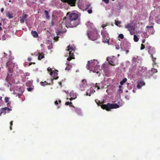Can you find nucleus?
Here are the masks:
<instances>
[{
  "label": "nucleus",
  "mask_w": 160,
  "mask_h": 160,
  "mask_svg": "<svg viewBox=\"0 0 160 160\" xmlns=\"http://www.w3.org/2000/svg\"><path fill=\"white\" fill-rule=\"evenodd\" d=\"M32 64V62H30V63H29V65H31Z\"/></svg>",
  "instance_id": "nucleus-59"
},
{
  "label": "nucleus",
  "mask_w": 160,
  "mask_h": 160,
  "mask_svg": "<svg viewBox=\"0 0 160 160\" xmlns=\"http://www.w3.org/2000/svg\"><path fill=\"white\" fill-rule=\"evenodd\" d=\"M116 48L117 50H118L119 48V47L118 45L116 46Z\"/></svg>",
  "instance_id": "nucleus-48"
},
{
  "label": "nucleus",
  "mask_w": 160,
  "mask_h": 160,
  "mask_svg": "<svg viewBox=\"0 0 160 160\" xmlns=\"http://www.w3.org/2000/svg\"><path fill=\"white\" fill-rule=\"evenodd\" d=\"M126 28L128 29L129 31H130V33L132 35V34L131 33V30L133 28V27L131 26V24L128 23L125 26Z\"/></svg>",
  "instance_id": "nucleus-14"
},
{
  "label": "nucleus",
  "mask_w": 160,
  "mask_h": 160,
  "mask_svg": "<svg viewBox=\"0 0 160 160\" xmlns=\"http://www.w3.org/2000/svg\"><path fill=\"white\" fill-rule=\"evenodd\" d=\"M146 28H153V27L152 26H146Z\"/></svg>",
  "instance_id": "nucleus-47"
},
{
  "label": "nucleus",
  "mask_w": 160,
  "mask_h": 160,
  "mask_svg": "<svg viewBox=\"0 0 160 160\" xmlns=\"http://www.w3.org/2000/svg\"><path fill=\"white\" fill-rule=\"evenodd\" d=\"M6 16L8 17L9 19L12 18H13L12 14L10 13L9 12H7L6 13Z\"/></svg>",
  "instance_id": "nucleus-17"
},
{
  "label": "nucleus",
  "mask_w": 160,
  "mask_h": 160,
  "mask_svg": "<svg viewBox=\"0 0 160 160\" xmlns=\"http://www.w3.org/2000/svg\"><path fill=\"white\" fill-rule=\"evenodd\" d=\"M7 56V54L4 52L3 53V56L2 58H4V57H6Z\"/></svg>",
  "instance_id": "nucleus-40"
},
{
  "label": "nucleus",
  "mask_w": 160,
  "mask_h": 160,
  "mask_svg": "<svg viewBox=\"0 0 160 160\" xmlns=\"http://www.w3.org/2000/svg\"><path fill=\"white\" fill-rule=\"evenodd\" d=\"M6 39V38L5 37L4 35H3L2 37V40H5Z\"/></svg>",
  "instance_id": "nucleus-41"
},
{
  "label": "nucleus",
  "mask_w": 160,
  "mask_h": 160,
  "mask_svg": "<svg viewBox=\"0 0 160 160\" xmlns=\"http://www.w3.org/2000/svg\"><path fill=\"white\" fill-rule=\"evenodd\" d=\"M75 111L78 114L80 115L81 114V110L79 108H75Z\"/></svg>",
  "instance_id": "nucleus-19"
},
{
  "label": "nucleus",
  "mask_w": 160,
  "mask_h": 160,
  "mask_svg": "<svg viewBox=\"0 0 160 160\" xmlns=\"http://www.w3.org/2000/svg\"><path fill=\"white\" fill-rule=\"evenodd\" d=\"M9 56L8 59H7V57L6 58V59L8 60L6 62L5 64L6 67L9 68H10L11 66H12V59L10 58V55L11 54V52L9 51Z\"/></svg>",
  "instance_id": "nucleus-5"
},
{
  "label": "nucleus",
  "mask_w": 160,
  "mask_h": 160,
  "mask_svg": "<svg viewBox=\"0 0 160 160\" xmlns=\"http://www.w3.org/2000/svg\"><path fill=\"white\" fill-rule=\"evenodd\" d=\"M101 106L102 109L108 111H110L111 109H116L120 107L119 105L117 103L111 104L108 103L106 104L101 105Z\"/></svg>",
  "instance_id": "nucleus-2"
},
{
  "label": "nucleus",
  "mask_w": 160,
  "mask_h": 160,
  "mask_svg": "<svg viewBox=\"0 0 160 160\" xmlns=\"http://www.w3.org/2000/svg\"><path fill=\"white\" fill-rule=\"evenodd\" d=\"M70 69V67H69V65H68V66H67L66 68L65 69L66 70H69Z\"/></svg>",
  "instance_id": "nucleus-42"
},
{
  "label": "nucleus",
  "mask_w": 160,
  "mask_h": 160,
  "mask_svg": "<svg viewBox=\"0 0 160 160\" xmlns=\"http://www.w3.org/2000/svg\"><path fill=\"white\" fill-rule=\"evenodd\" d=\"M148 49V52L151 55V56L155 53L156 51L153 48H152L151 46H149Z\"/></svg>",
  "instance_id": "nucleus-10"
},
{
  "label": "nucleus",
  "mask_w": 160,
  "mask_h": 160,
  "mask_svg": "<svg viewBox=\"0 0 160 160\" xmlns=\"http://www.w3.org/2000/svg\"><path fill=\"white\" fill-rule=\"evenodd\" d=\"M107 60L108 61L109 64L111 65L112 66L115 65V64L114 63V62L111 60V59H107Z\"/></svg>",
  "instance_id": "nucleus-20"
},
{
  "label": "nucleus",
  "mask_w": 160,
  "mask_h": 160,
  "mask_svg": "<svg viewBox=\"0 0 160 160\" xmlns=\"http://www.w3.org/2000/svg\"><path fill=\"white\" fill-rule=\"evenodd\" d=\"M58 71L57 70H55L54 71H53L50 72V74L53 77L54 79H57L58 78Z\"/></svg>",
  "instance_id": "nucleus-9"
},
{
  "label": "nucleus",
  "mask_w": 160,
  "mask_h": 160,
  "mask_svg": "<svg viewBox=\"0 0 160 160\" xmlns=\"http://www.w3.org/2000/svg\"><path fill=\"white\" fill-rule=\"evenodd\" d=\"M88 12L89 14H91L92 12V10L91 9H89L88 10Z\"/></svg>",
  "instance_id": "nucleus-37"
},
{
  "label": "nucleus",
  "mask_w": 160,
  "mask_h": 160,
  "mask_svg": "<svg viewBox=\"0 0 160 160\" xmlns=\"http://www.w3.org/2000/svg\"><path fill=\"white\" fill-rule=\"evenodd\" d=\"M96 102L97 103V104L98 105H100V104H101L102 103V102H100L99 101H98V102Z\"/></svg>",
  "instance_id": "nucleus-38"
},
{
  "label": "nucleus",
  "mask_w": 160,
  "mask_h": 160,
  "mask_svg": "<svg viewBox=\"0 0 160 160\" xmlns=\"http://www.w3.org/2000/svg\"><path fill=\"white\" fill-rule=\"evenodd\" d=\"M9 2H11V0H9Z\"/></svg>",
  "instance_id": "nucleus-64"
},
{
  "label": "nucleus",
  "mask_w": 160,
  "mask_h": 160,
  "mask_svg": "<svg viewBox=\"0 0 160 160\" xmlns=\"http://www.w3.org/2000/svg\"><path fill=\"white\" fill-rule=\"evenodd\" d=\"M70 96H72V93H70Z\"/></svg>",
  "instance_id": "nucleus-61"
},
{
  "label": "nucleus",
  "mask_w": 160,
  "mask_h": 160,
  "mask_svg": "<svg viewBox=\"0 0 160 160\" xmlns=\"http://www.w3.org/2000/svg\"><path fill=\"white\" fill-rule=\"evenodd\" d=\"M2 97L1 96H0V101L2 102Z\"/></svg>",
  "instance_id": "nucleus-57"
},
{
  "label": "nucleus",
  "mask_w": 160,
  "mask_h": 160,
  "mask_svg": "<svg viewBox=\"0 0 160 160\" xmlns=\"http://www.w3.org/2000/svg\"><path fill=\"white\" fill-rule=\"evenodd\" d=\"M7 110L9 111L11 110L7 107H5L4 108H2L1 110V113L2 114V113H6V112Z\"/></svg>",
  "instance_id": "nucleus-15"
},
{
  "label": "nucleus",
  "mask_w": 160,
  "mask_h": 160,
  "mask_svg": "<svg viewBox=\"0 0 160 160\" xmlns=\"http://www.w3.org/2000/svg\"><path fill=\"white\" fill-rule=\"evenodd\" d=\"M78 17V14L76 13H71L69 15V19L72 21H76Z\"/></svg>",
  "instance_id": "nucleus-7"
},
{
  "label": "nucleus",
  "mask_w": 160,
  "mask_h": 160,
  "mask_svg": "<svg viewBox=\"0 0 160 160\" xmlns=\"http://www.w3.org/2000/svg\"><path fill=\"white\" fill-rule=\"evenodd\" d=\"M101 35L102 36V42L104 43H109L110 38L108 32L106 31H102Z\"/></svg>",
  "instance_id": "nucleus-4"
},
{
  "label": "nucleus",
  "mask_w": 160,
  "mask_h": 160,
  "mask_svg": "<svg viewBox=\"0 0 160 160\" xmlns=\"http://www.w3.org/2000/svg\"><path fill=\"white\" fill-rule=\"evenodd\" d=\"M121 23V22L120 21H115V25L117 26H118L119 24H120Z\"/></svg>",
  "instance_id": "nucleus-30"
},
{
  "label": "nucleus",
  "mask_w": 160,
  "mask_h": 160,
  "mask_svg": "<svg viewBox=\"0 0 160 160\" xmlns=\"http://www.w3.org/2000/svg\"><path fill=\"white\" fill-rule=\"evenodd\" d=\"M106 3L108 4L109 3V0H102Z\"/></svg>",
  "instance_id": "nucleus-36"
},
{
  "label": "nucleus",
  "mask_w": 160,
  "mask_h": 160,
  "mask_svg": "<svg viewBox=\"0 0 160 160\" xmlns=\"http://www.w3.org/2000/svg\"><path fill=\"white\" fill-rule=\"evenodd\" d=\"M87 85V82L86 80L82 79L80 84V87L82 91L84 90V88Z\"/></svg>",
  "instance_id": "nucleus-6"
},
{
  "label": "nucleus",
  "mask_w": 160,
  "mask_h": 160,
  "mask_svg": "<svg viewBox=\"0 0 160 160\" xmlns=\"http://www.w3.org/2000/svg\"><path fill=\"white\" fill-rule=\"evenodd\" d=\"M71 104H72V103L71 102H67L65 103V105H69L70 106H72Z\"/></svg>",
  "instance_id": "nucleus-31"
},
{
  "label": "nucleus",
  "mask_w": 160,
  "mask_h": 160,
  "mask_svg": "<svg viewBox=\"0 0 160 160\" xmlns=\"http://www.w3.org/2000/svg\"><path fill=\"white\" fill-rule=\"evenodd\" d=\"M70 12H68L67 13V16H68V15L69 13Z\"/></svg>",
  "instance_id": "nucleus-62"
},
{
  "label": "nucleus",
  "mask_w": 160,
  "mask_h": 160,
  "mask_svg": "<svg viewBox=\"0 0 160 160\" xmlns=\"http://www.w3.org/2000/svg\"><path fill=\"white\" fill-rule=\"evenodd\" d=\"M152 58V61L155 64H156V61L157 59V57L156 56H155L154 57L153 55H152V56H151Z\"/></svg>",
  "instance_id": "nucleus-21"
},
{
  "label": "nucleus",
  "mask_w": 160,
  "mask_h": 160,
  "mask_svg": "<svg viewBox=\"0 0 160 160\" xmlns=\"http://www.w3.org/2000/svg\"><path fill=\"white\" fill-rule=\"evenodd\" d=\"M28 60L29 61H31L32 60V58H30V57H29L28 58Z\"/></svg>",
  "instance_id": "nucleus-49"
},
{
  "label": "nucleus",
  "mask_w": 160,
  "mask_h": 160,
  "mask_svg": "<svg viewBox=\"0 0 160 160\" xmlns=\"http://www.w3.org/2000/svg\"><path fill=\"white\" fill-rule=\"evenodd\" d=\"M129 52V51L128 50H125V52L126 54H127L128 52Z\"/></svg>",
  "instance_id": "nucleus-55"
},
{
  "label": "nucleus",
  "mask_w": 160,
  "mask_h": 160,
  "mask_svg": "<svg viewBox=\"0 0 160 160\" xmlns=\"http://www.w3.org/2000/svg\"><path fill=\"white\" fill-rule=\"evenodd\" d=\"M4 10V9L3 8H2L1 9V12H3Z\"/></svg>",
  "instance_id": "nucleus-51"
},
{
  "label": "nucleus",
  "mask_w": 160,
  "mask_h": 160,
  "mask_svg": "<svg viewBox=\"0 0 160 160\" xmlns=\"http://www.w3.org/2000/svg\"><path fill=\"white\" fill-rule=\"evenodd\" d=\"M145 84V83L143 81H141L139 82L138 84L137 85V88L138 89H140L141 88V87L144 85Z\"/></svg>",
  "instance_id": "nucleus-13"
},
{
  "label": "nucleus",
  "mask_w": 160,
  "mask_h": 160,
  "mask_svg": "<svg viewBox=\"0 0 160 160\" xmlns=\"http://www.w3.org/2000/svg\"><path fill=\"white\" fill-rule=\"evenodd\" d=\"M40 84L42 86H44L45 85V84L44 83V82H40Z\"/></svg>",
  "instance_id": "nucleus-39"
},
{
  "label": "nucleus",
  "mask_w": 160,
  "mask_h": 160,
  "mask_svg": "<svg viewBox=\"0 0 160 160\" xmlns=\"http://www.w3.org/2000/svg\"><path fill=\"white\" fill-rule=\"evenodd\" d=\"M31 34L34 38H37L38 36L37 32L35 31H32L31 32Z\"/></svg>",
  "instance_id": "nucleus-16"
},
{
  "label": "nucleus",
  "mask_w": 160,
  "mask_h": 160,
  "mask_svg": "<svg viewBox=\"0 0 160 160\" xmlns=\"http://www.w3.org/2000/svg\"><path fill=\"white\" fill-rule=\"evenodd\" d=\"M28 15V14H23L22 17L20 18V22L23 23L25 21H26Z\"/></svg>",
  "instance_id": "nucleus-12"
},
{
  "label": "nucleus",
  "mask_w": 160,
  "mask_h": 160,
  "mask_svg": "<svg viewBox=\"0 0 160 160\" xmlns=\"http://www.w3.org/2000/svg\"><path fill=\"white\" fill-rule=\"evenodd\" d=\"M44 82V83H45V85H47L48 84V83L46 81H45Z\"/></svg>",
  "instance_id": "nucleus-56"
},
{
  "label": "nucleus",
  "mask_w": 160,
  "mask_h": 160,
  "mask_svg": "<svg viewBox=\"0 0 160 160\" xmlns=\"http://www.w3.org/2000/svg\"><path fill=\"white\" fill-rule=\"evenodd\" d=\"M28 91L29 92L31 91L32 90V88H27Z\"/></svg>",
  "instance_id": "nucleus-45"
},
{
  "label": "nucleus",
  "mask_w": 160,
  "mask_h": 160,
  "mask_svg": "<svg viewBox=\"0 0 160 160\" xmlns=\"http://www.w3.org/2000/svg\"><path fill=\"white\" fill-rule=\"evenodd\" d=\"M91 93V91L90 90H88L86 92V95L90 96H91V94H90Z\"/></svg>",
  "instance_id": "nucleus-26"
},
{
  "label": "nucleus",
  "mask_w": 160,
  "mask_h": 160,
  "mask_svg": "<svg viewBox=\"0 0 160 160\" xmlns=\"http://www.w3.org/2000/svg\"><path fill=\"white\" fill-rule=\"evenodd\" d=\"M2 30V28L0 26V30Z\"/></svg>",
  "instance_id": "nucleus-60"
},
{
  "label": "nucleus",
  "mask_w": 160,
  "mask_h": 160,
  "mask_svg": "<svg viewBox=\"0 0 160 160\" xmlns=\"http://www.w3.org/2000/svg\"><path fill=\"white\" fill-rule=\"evenodd\" d=\"M145 39H143V40H142V43H144V42H145Z\"/></svg>",
  "instance_id": "nucleus-53"
},
{
  "label": "nucleus",
  "mask_w": 160,
  "mask_h": 160,
  "mask_svg": "<svg viewBox=\"0 0 160 160\" xmlns=\"http://www.w3.org/2000/svg\"><path fill=\"white\" fill-rule=\"evenodd\" d=\"M59 38V37L58 36L55 37L54 38V39L56 41H57L58 40V38Z\"/></svg>",
  "instance_id": "nucleus-35"
},
{
  "label": "nucleus",
  "mask_w": 160,
  "mask_h": 160,
  "mask_svg": "<svg viewBox=\"0 0 160 160\" xmlns=\"http://www.w3.org/2000/svg\"><path fill=\"white\" fill-rule=\"evenodd\" d=\"M127 81V79L126 78H124L120 82V84L121 85H122L123 84L125 83Z\"/></svg>",
  "instance_id": "nucleus-24"
},
{
  "label": "nucleus",
  "mask_w": 160,
  "mask_h": 160,
  "mask_svg": "<svg viewBox=\"0 0 160 160\" xmlns=\"http://www.w3.org/2000/svg\"><path fill=\"white\" fill-rule=\"evenodd\" d=\"M44 54L42 53H40L38 57V59L39 60H41L42 59L44 58Z\"/></svg>",
  "instance_id": "nucleus-18"
},
{
  "label": "nucleus",
  "mask_w": 160,
  "mask_h": 160,
  "mask_svg": "<svg viewBox=\"0 0 160 160\" xmlns=\"http://www.w3.org/2000/svg\"><path fill=\"white\" fill-rule=\"evenodd\" d=\"M133 39L135 42H137L138 41L139 39L136 35H134Z\"/></svg>",
  "instance_id": "nucleus-23"
},
{
  "label": "nucleus",
  "mask_w": 160,
  "mask_h": 160,
  "mask_svg": "<svg viewBox=\"0 0 160 160\" xmlns=\"http://www.w3.org/2000/svg\"><path fill=\"white\" fill-rule=\"evenodd\" d=\"M87 34L90 39L92 41L96 40L99 37L98 30L96 29L93 30V32L90 36L88 32H87Z\"/></svg>",
  "instance_id": "nucleus-3"
},
{
  "label": "nucleus",
  "mask_w": 160,
  "mask_h": 160,
  "mask_svg": "<svg viewBox=\"0 0 160 160\" xmlns=\"http://www.w3.org/2000/svg\"><path fill=\"white\" fill-rule=\"evenodd\" d=\"M9 100V98L7 97H6L5 98V102L8 103V106L9 104V102H8Z\"/></svg>",
  "instance_id": "nucleus-25"
},
{
  "label": "nucleus",
  "mask_w": 160,
  "mask_h": 160,
  "mask_svg": "<svg viewBox=\"0 0 160 160\" xmlns=\"http://www.w3.org/2000/svg\"><path fill=\"white\" fill-rule=\"evenodd\" d=\"M2 25V23L0 22V26H1V25Z\"/></svg>",
  "instance_id": "nucleus-63"
},
{
  "label": "nucleus",
  "mask_w": 160,
  "mask_h": 160,
  "mask_svg": "<svg viewBox=\"0 0 160 160\" xmlns=\"http://www.w3.org/2000/svg\"><path fill=\"white\" fill-rule=\"evenodd\" d=\"M153 71L154 72H157V70L156 69H153Z\"/></svg>",
  "instance_id": "nucleus-52"
},
{
  "label": "nucleus",
  "mask_w": 160,
  "mask_h": 160,
  "mask_svg": "<svg viewBox=\"0 0 160 160\" xmlns=\"http://www.w3.org/2000/svg\"><path fill=\"white\" fill-rule=\"evenodd\" d=\"M54 103L56 105H57L58 104V101L57 100Z\"/></svg>",
  "instance_id": "nucleus-46"
},
{
  "label": "nucleus",
  "mask_w": 160,
  "mask_h": 160,
  "mask_svg": "<svg viewBox=\"0 0 160 160\" xmlns=\"http://www.w3.org/2000/svg\"><path fill=\"white\" fill-rule=\"evenodd\" d=\"M119 37L121 39H123L124 38V36L122 34H121L119 35Z\"/></svg>",
  "instance_id": "nucleus-33"
},
{
  "label": "nucleus",
  "mask_w": 160,
  "mask_h": 160,
  "mask_svg": "<svg viewBox=\"0 0 160 160\" xmlns=\"http://www.w3.org/2000/svg\"><path fill=\"white\" fill-rule=\"evenodd\" d=\"M96 87L97 88L98 90H99L100 89V88L99 86L96 85Z\"/></svg>",
  "instance_id": "nucleus-50"
},
{
  "label": "nucleus",
  "mask_w": 160,
  "mask_h": 160,
  "mask_svg": "<svg viewBox=\"0 0 160 160\" xmlns=\"http://www.w3.org/2000/svg\"><path fill=\"white\" fill-rule=\"evenodd\" d=\"M44 13L46 15V18L47 19H49L50 17V16L49 15L48 11L46 10H45L44 11Z\"/></svg>",
  "instance_id": "nucleus-22"
},
{
  "label": "nucleus",
  "mask_w": 160,
  "mask_h": 160,
  "mask_svg": "<svg viewBox=\"0 0 160 160\" xmlns=\"http://www.w3.org/2000/svg\"><path fill=\"white\" fill-rule=\"evenodd\" d=\"M90 63V61H88V63L87 65V68L88 69L90 70H91L90 69V68L89 67V65Z\"/></svg>",
  "instance_id": "nucleus-28"
},
{
  "label": "nucleus",
  "mask_w": 160,
  "mask_h": 160,
  "mask_svg": "<svg viewBox=\"0 0 160 160\" xmlns=\"http://www.w3.org/2000/svg\"><path fill=\"white\" fill-rule=\"evenodd\" d=\"M47 70L49 71V72H50V71H52V69L51 68H50V67H48V68H47Z\"/></svg>",
  "instance_id": "nucleus-43"
},
{
  "label": "nucleus",
  "mask_w": 160,
  "mask_h": 160,
  "mask_svg": "<svg viewBox=\"0 0 160 160\" xmlns=\"http://www.w3.org/2000/svg\"><path fill=\"white\" fill-rule=\"evenodd\" d=\"M13 125V121H11L10 122V130H12V126Z\"/></svg>",
  "instance_id": "nucleus-32"
},
{
  "label": "nucleus",
  "mask_w": 160,
  "mask_h": 160,
  "mask_svg": "<svg viewBox=\"0 0 160 160\" xmlns=\"http://www.w3.org/2000/svg\"><path fill=\"white\" fill-rule=\"evenodd\" d=\"M75 59L74 57L69 56V57L67 58V59L68 61H71L72 59Z\"/></svg>",
  "instance_id": "nucleus-27"
},
{
  "label": "nucleus",
  "mask_w": 160,
  "mask_h": 160,
  "mask_svg": "<svg viewBox=\"0 0 160 160\" xmlns=\"http://www.w3.org/2000/svg\"><path fill=\"white\" fill-rule=\"evenodd\" d=\"M75 98H71L69 99L71 101H72V100H73L74 99H75Z\"/></svg>",
  "instance_id": "nucleus-54"
},
{
  "label": "nucleus",
  "mask_w": 160,
  "mask_h": 160,
  "mask_svg": "<svg viewBox=\"0 0 160 160\" xmlns=\"http://www.w3.org/2000/svg\"><path fill=\"white\" fill-rule=\"evenodd\" d=\"M107 26V24H103L102 25V28H104L105 27Z\"/></svg>",
  "instance_id": "nucleus-44"
},
{
  "label": "nucleus",
  "mask_w": 160,
  "mask_h": 160,
  "mask_svg": "<svg viewBox=\"0 0 160 160\" xmlns=\"http://www.w3.org/2000/svg\"><path fill=\"white\" fill-rule=\"evenodd\" d=\"M77 0H61V1L63 2H69L72 4V6H75V2Z\"/></svg>",
  "instance_id": "nucleus-11"
},
{
  "label": "nucleus",
  "mask_w": 160,
  "mask_h": 160,
  "mask_svg": "<svg viewBox=\"0 0 160 160\" xmlns=\"http://www.w3.org/2000/svg\"><path fill=\"white\" fill-rule=\"evenodd\" d=\"M79 24V21H72L69 19H67L64 17L61 23H60L58 28V30L57 32V35H59L60 33L66 32L67 30L66 27L73 28L76 27Z\"/></svg>",
  "instance_id": "nucleus-1"
},
{
  "label": "nucleus",
  "mask_w": 160,
  "mask_h": 160,
  "mask_svg": "<svg viewBox=\"0 0 160 160\" xmlns=\"http://www.w3.org/2000/svg\"><path fill=\"white\" fill-rule=\"evenodd\" d=\"M58 102H59V103H61V100H59L58 101Z\"/></svg>",
  "instance_id": "nucleus-58"
},
{
  "label": "nucleus",
  "mask_w": 160,
  "mask_h": 160,
  "mask_svg": "<svg viewBox=\"0 0 160 160\" xmlns=\"http://www.w3.org/2000/svg\"><path fill=\"white\" fill-rule=\"evenodd\" d=\"M145 48V46L143 44H142L141 45V49L142 50Z\"/></svg>",
  "instance_id": "nucleus-34"
},
{
  "label": "nucleus",
  "mask_w": 160,
  "mask_h": 160,
  "mask_svg": "<svg viewBox=\"0 0 160 160\" xmlns=\"http://www.w3.org/2000/svg\"><path fill=\"white\" fill-rule=\"evenodd\" d=\"M119 89L118 90V92L119 93H120V92H122V90L121 89V88H122V86L120 85H119Z\"/></svg>",
  "instance_id": "nucleus-29"
},
{
  "label": "nucleus",
  "mask_w": 160,
  "mask_h": 160,
  "mask_svg": "<svg viewBox=\"0 0 160 160\" xmlns=\"http://www.w3.org/2000/svg\"><path fill=\"white\" fill-rule=\"evenodd\" d=\"M67 48H68V51L69 52V56L74 57V53L75 51L73 48L71 47L70 45H68Z\"/></svg>",
  "instance_id": "nucleus-8"
}]
</instances>
